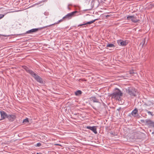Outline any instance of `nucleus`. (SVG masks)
Returning <instances> with one entry per match:
<instances>
[{
	"label": "nucleus",
	"mask_w": 154,
	"mask_h": 154,
	"mask_svg": "<svg viewBox=\"0 0 154 154\" xmlns=\"http://www.w3.org/2000/svg\"><path fill=\"white\" fill-rule=\"evenodd\" d=\"M134 71L133 70H130V74H132L134 73Z\"/></svg>",
	"instance_id": "nucleus-23"
},
{
	"label": "nucleus",
	"mask_w": 154,
	"mask_h": 154,
	"mask_svg": "<svg viewBox=\"0 0 154 154\" xmlns=\"http://www.w3.org/2000/svg\"><path fill=\"white\" fill-rule=\"evenodd\" d=\"M16 118V116L14 115H8L7 118L10 122L14 121Z\"/></svg>",
	"instance_id": "nucleus-7"
},
{
	"label": "nucleus",
	"mask_w": 154,
	"mask_h": 154,
	"mask_svg": "<svg viewBox=\"0 0 154 154\" xmlns=\"http://www.w3.org/2000/svg\"><path fill=\"white\" fill-rule=\"evenodd\" d=\"M120 44L122 46H125L127 45L126 42L125 41H122L120 42Z\"/></svg>",
	"instance_id": "nucleus-17"
},
{
	"label": "nucleus",
	"mask_w": 154,
	"mask_h": 154,
	"mask_svg": "<svg viewBox=\"0 0 154 154\" xmlns=\"http://www.w3.org/2000/svg\"><path fill=\"white\" fill-rule=\"evenodd\" d=\"M1 115V120L7 118L8 115L4 111H0Z\"/></svg>",
	"instance_id": "nucleus-9"
},
{
	"label": "nucleus",
	"mask_w": 154,
	"mask_h": 154,
	"mask_svg": "<svg viewBox=\"0 0 154 154\" xmlns=\"http://www.w3.org/2000/svg\"><path fill=\"white\" fill-rule=\"evenodd\" d=\"M5 15L0 14V19L2 18Z\"/></svg>",
	"instance_id": "nucleus-25"
},
{
	"label": "nucleus",
	"mask_w": 154,
	"mask_h": 154,
	"mask_svg": "<svg viewBox=\"0 0 154 154\" xmlns=\"http://www.w3.org/2000/svg\"><path fill=\"white\" fill-rule=\"evenodd\" d=\"M51 26V25H49L47 26H45L42 27L38 28H35V29H33L31 30H28L25 33H23L20 34V35H25L26 34H28V33H32L33 32H37L39 30H41L45 28L46 27H47L50 26Z\"/></svg>",
	"instance_id": "nucleus-4"
},
{
	"label": "nucleus",
	"mask_w": 154,
	"mask_h": 154,
	"mask_svg": "<svg viewBox=\"0 0 154 154\" xmlns=\"http://www.w3.org/2000/svg\"><path fill=\"white\" fill-rule=\"evenodd\" d=\"M90 100L91 101L95 103H98L99 102V100L97 99L95 97H91L90 98Z\"/></svg>",
	"instance_id": "nucleus-11"
},
{
	"label": "nucleus",
	"mask_w": 154,
	"mask_h": 154,
	"mask_svg": "<svg viewBox=\"0 0 154 154\" xmlns=\"http://www.w3.org/2000/svg\"><path fill=\"white\" fill-rule=\"evenodd\" d=\"M146 124L149 125L150 127H154V122L151 120L148 119L145 120Z\"/></svg>",
	"instance_id": "nucleus-8"
},
{
	"label": "nucleus",
	"mask_w": 154,
	"mask_h": 154,
	"mask_svg": "<svg viewBox=\"0 0 154 154\" xmlns=\"http://www.w3.org/2000/svg\"><path fill=\"white\" fill-rule=\"evenodd\" d=\"M29 73L30 75H31L34 78L36 75H37L32 70H30V71H29V72H28Z\"/></svg>",
	"instance_id": "nucleus-12"
},
{
	"label": "nucleus",
	"mask_w": 154,
	"mask_h": 154,
	"mask_svg": "<svg viewBox=\"0 0 154 154\" xmlns=\"http://www.w3.org/2000/svg\"><path fill=\"white\" fill-rule=\"evenodd\" d=\"M82 92L80 90H78L75 91V95L76 96H79L82 94Z\"/></svg>",
	"instance_id": "nucleus-13"
},
{
	"label": "nucleus",
	"mask_w": 154,
	"mask_h": 154,
	"mask_svg": "<svg viewBox=\"0 0 154 154\" xmlns=\"http://www.w3.org/2000/svg\"><path fill=\"white\" fill-rule=\"evenodd\" d=\"M142 44V43H141L140 44V45H141Z\"/></svg>",
	"instance_id": "nucleus-30"
},
{
	"label": "nucleus",
	"mask_w": 154,
	"mask_h": 154,
	"mask_svg": "<svg viewBox=\"0 0 154 154\" xmlns=\"http://www.w3.org/2000/svg\"><path fill=\"white\" fill-rule=\"evenodd\" d=\"M79 80H81L82 81H86L87 80L85 79H79Z\"/></svg>",
	"instance_id": "nucleus-24"
},
{
	"label": "nucleus",
	"mask_w": 154,
	"mask_h": 154,
	"mask_svg": "<svg viewBox=\"0 0 154 154\" xmlns=\"http://www.w3.org/2000/svg\"><path fill=\"white\" fill-rule=\"evenodd\" d=\"M152 134H154V132H152Z\"/></svg>",
	"instance_id": "nucleus-29"
},
{
	"label": "nucleus",
	"mask_w": 154,
	"mask_h": 154,
	"mask_svg": "<svg viewBox=\"0 0 154 154\" xmlns=\"http://www.w3.org/2000/svg\"><path fill=\"white\" fill-rule=\"evenodd\" d=\"M98 19H95V20H92L91 21L87 22L86 23H85V25L88 24H91L92 23H94L95 21L98 20Z\"/></svg>",
	"instance_id": "nucleus-14"
},
{
	"label": "nucleus",
	"mask_w": 154,
	"mask_h": 154,
	"mask_svg": "<svg viewBox=\"0 0 154 154\" xmlns=\"http://www.w3.org/2000/svg\"><path fill=\"white\" fill-rule=\"evenodd\" d=\"M144 105H145L146 106H148V105L146 103H145Z\"/></svg>",
	"instance_id": "nucleus-28"
},
{
	"label": "nucleus",
	"mask_w": 154,
	"mask_h": 154,
	"mask_svg": "<svg viewBox=\"0 0 154 154\" xmlns=\"http://www.w3.org/2000/svg\"><path fill=\"white\" fill-rule=\"evenodd\" d=\"M126 90V92L131 97H135L138 94L137 90L133 87H129Z\"/></svg>",
	"instance_id": "nucleus-3"
},
{
	"label": "nucleus",
	"mask_w": 154,
	"mask_h": 154,
	"mask_svg": "<svg viewBox=\"0 0 154 154\" xmlns=\"http://www.w3.org/2000/svg\"><path fill=\"white\" fill-rule=\"evenodd\" d=\"M123 95V93L120 90L117 88L114 90L112 94H108V96L111 97L112 99L119 100H121V97Z\"/></svg>",
	"instance_id": "nucleus-1"
},
{
	"label": "nucleus",
	"mask_w": 154,
	"mask_h": 154,
	"mask_svg": "<svg viewBox=\"0 0 154 154\" xmlns=\"http://www.w3.org/2000/svg\"><path fill=\"white\" fill-rule=\"evenodd\" d=\"M23 68L26 71L28 72H29L30 69H29V68L26 66H23Z\"/></svg>",
	"instance_id": "nucleus-16"
},
{
	"label": "nucleus",
	"mask_w": 154,
	"mask_h": 154,
	"mask_svg": "<svg viewBox=\"0 0 154 154\" xmlns=\"http://www.w3.org/2000/svg\"><path fill=\"white\" fill-rule=\"evenodd\" d=\"M85 25V23L83 24H79V25H78V26H82L83 25Z\"/></svg>",
	"instance_id": "nucleus-26"
},
{
	"label": "nucleus",
	"mask_w": 154,
	"mask_h": 154,
	"mask_svg": "<svg viewBox=\"0 0 154 154\" xmlns=\"http://www.w3.org/2000/svg\"><path fill=\"white\" fill-rule=\"evenodd\" d=\"M138 112L137 109L136 108H135L134 110L132 111L131 114L132 115H136L137 114Z\"/></svg>",
	"instance_id": "nucleus-15"
},
{
	"label": "nucleus",
	"mask_w": 154,
	"mask_h": 154,
	"mask_svg": "<svg viewBox=\"0 0 154 154\" xmlns=\"http://www.w3.org/2000/svg\"><path fill=\"white\" fill-rule=\"evenodd\" d=\"M106 47H109L112 48V47H115V46L113 44H107Z\"/></svg>",
	"instance_id": "nucleus-18"
},
{
	"label": "nucleus",
	"mask_w": 154,
	"mask_h": 154,
	"mask_svg": "<svg viewBox=\"0 0 154 154\" xmlns=\"http://www.w3.org/2000/svg\"><path fill=\"white\" fill-rule=\"evenodd\" d=\"M29 122L28 119L27 118L23 120V124H25V123H28Z\"/></svg>",
	"instance_id": "nucleus-19"
},
{
	"label": "nucleus",
	"mask_w": 154,
	"mask_h": 154,
	"mask_svg": "<svg viewBox=\"0 0 154 154\" xmlns=\"http://www.w3.org/2000/svg\"><path fill=\"white\" fill-rule=\"evenodd\" d=\"M145 111L146 112H147L149 114L151 115L152 116H153V115L152 114V113L151 112L149 111L148 110L146 109L145 110Z\"/></svg>",
	"instance_id": "nucleus-20"
},
{
	"label": "nucleus",
	"mask_w": 154,
	"mask_h": 154,
	"mask_svg": "<svg viewBox=\"0 0 154 154\" xmlns=\"http://www.w3.org/2000/svg\"><path fill=\"white\" fill-rule=\"evenodd\" d=\"M97 126H93L92 127L87 126L86 127V128L92 131L94 134H97Z\"/></svg>",
	"instance_id": "nucleus-6"
},
{
	"label": "nucleus",
	"mask_w": 154,
	"mask_h": 154,
	"mask_svg": "<svg viewBox=\"0 0 154 154\" xmlns=\"http://www.w3.org/2000/svg\"><path fill=\"white\" fill-rule=\"evenodd\" d=\"M41 146V144L40 143H37L36 144V146H37L39 147Z\"/></svg>",
	"instance_id": "nucleus-22"
},
{
	"label": "nucleus",
	"mask_w": 154,
	"mask_h": 154,
	"mask_svg": "<svg viewBox=\"0 0 154 154\" xmlns=\"http://www.w3.org/2000/svg\"><path fill=\"white\" fill-rule=\"evenodd\" d=\"M105 16V17H110V15H107Z\"/></svg>",
	"instance_id": "nucleus-27"
},
{
	"label": "nucleus",
	"mask_w": 154,
	"mask_h": 154,
	"mask_svg": "<svg viewBox=\"0 0 154 154\" xmlns=\"http://www.w3.org/2000/svg\"><path fill=\"white\" fill-rule=\"evenodd\" d=\"M127 19L128 20H131L132 22L134 23L138 22L140 21L139 20L137 19V17H135L134 15L132 16H128Z\"/></svg>",
	"instance_id": "nucleus-5"
},
{
	"label": "nucleus",
	"mask_w": 154,
	"mask_h": 154,
	"mask_svg": "<svg viewBox=\"0 0 154 154\" xmlns=\"http://www.w3.org/2000/svg\"><path fill=\"white\" fill-rule=\"evenodd\" d=\"M34 78L38 82L41 84L43 83L42 79L38 75H37Z\"/></svg>",
	"instance_id": "nucleus-10"
},
{
	"label": "nucleus",
	"mask_w": 154,
	"mask_h": 154,
	"mask_svg": "<svg viewBox=\"0 0 154 154\" xmlns=\"http://www.w3.org/2000/svg\"><path fill=\"white\" fill-rule=\"evenodd\" d=\"M78 12L77 11H75L72 12L70 13H68L65 16L63 17L61 19L59 20V21L55 23L52 24H51V25H50L52 26V25H55L57 24H58L59 23H60L61 22H62L64 20L70 19L72 17L74 16H75V14H76V13Z\"/></svg>",
	"instance_id": "nucleus-2"
},
{
	"label": "nucleus",
	"mask_w": 154,
	"mask_h": 154,
	"mask_svg": "<svg viewBox=\"0 0 154 154\" xmlns=\"http://www.w3.org/2000/svg\"><path fill=\"white\" fill-rule=\"evenodd\" d=\"M146 39V38H145L143 40V42H143V44H142V46H143L145 44Z\"/></svg>",
	"instance_id": "nucleus-21"
},
{
	"label": "nucleus",
	"mask_w": 154,
	"mask_h": 154,
	"mask_svg": "<svg viewBox=\"0 0 154 154\" xmlns=\"http://www.w3.org/2000/svg\"><path fill=\"white\" fill-rule=\"evenodd\" d=\"M153 6H154V5Z\"/></svg>",
	"instance_id": "nucleus-31"
}]
</instances>
